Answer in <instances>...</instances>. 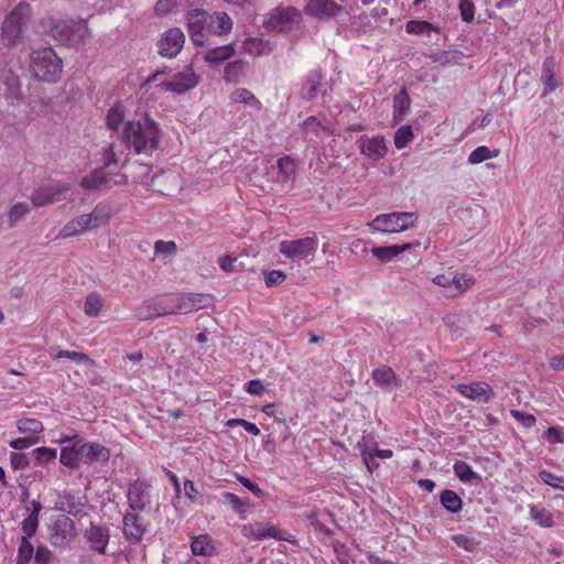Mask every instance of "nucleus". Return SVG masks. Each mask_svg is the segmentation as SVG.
Masks as SVG:
<instances>
[{
	"label": "nucleus",
	"mask_w": 564,
	"mask_h": 564,
	"mask_svg": "<svg viewBox=\"0 0 564 564\" xmlns=\"http://www.w3.org/2000/svg\"><path fill=\"white\" fill-rule=\"evenodd\" d=\"M122 533L129 543L137 544L142 541L145 525L139 512L130 511L123 514Z\"/></svg>",
	"instance_id": "nucleus-16"
},
{
	"label": "nucleus",
	"mask_w": 564,
	"mask_h": 564,
	"mask_svg": "<svg viewBox=\"0 0 564 564\" xmlns=\"http://www.w3.org/2000/svg\"><path fill=\"white\" fill-rule=\"evenodd\" d=\"M499 151H491L488 147L480 145L476 148L468 156V163L479 164L488 159L496 158Z\"/></svg>",
	"instance_id": "nucleus-41"
},
{
	"label": "nucleus",
	"mask_w": 564,
	"mask_h": 564,
	"mask_svg": "<svg viewBox=\"0 0 564 564\" xmlns=\"http://www.w3.org/2000/svg\"><path fill=\"white\" fill-rule=\"evenodd\" d=\"M272 527L273 525L262 523V522L245 524L241 528V534L248 539H252V540H257V541L264 540V539L270 538V535H272V533H271Z\"/></svg>",
	"instance_id": "nucleus-28"
},
{
	"label": "nucleus",
	"mask_w": 564,
	"mask_h": 564,
	"mask_svg": "<svg viewBox=\"0 0 564 564\" xmlns=\"http://www.w3.org/2000/svg\"><path fill=\"white\" fill-rule=\"evenodd\" d=\"M154 250L156 253H164L171 256L175 253L176 245L174 241L159 240L154 245Z\"/></svg>",
	"instance_id": "nucleus-64"
},
{
	"label": "nucleus",
	"mask_w": 564,
	"mask_h": 564,
	"mask_svg": "<svg viewBox=\"0 0 564 564\" xmlns=\"http://www.w3.org/2000/svg\"><path fill=\"white\" fill-rule=\"evenodd\" d=\"M53 553L46 546H37L34 552V564H50Z\"/></svg>",
	"instance_id": "nucleus-61"
},
{
	"label": "nucleus",
	"mask_w": 564,
	"mask_h": 564,
	"mask_svg": "<svg viewBox=\"0 0 564 564\" xmlns=\"http://www.w3.org/2000/svg\"><path fill=\"white\" fill-rule=\"evenodd\" d=\"M29 210L30 208L26 203L14 204L8 213L9 227H15L17 224L29 213Z\"/></svg>",
	"instance_id": "nucleus-44"
},
{
	"label": "nucleus",
	"mask_w": 564,
	"mask_h": 564,
	"mask_svg": "<svg viewBox=\"0 0 564 564\" xmlns=\"http://www.w3.org/2000/svg\"><path fill=\"white\" fill-rule=\"evenodd\" d=\"M415 213H390L377 216L371 226L377 231L401 232L412 228L417 221Z\"/></svg>",
	"instance_id": "nucleus-5"
},
{
	"label": "nucleus",
	"mask_w": 564,
	"mask_h": 564,
	"mask_svg": "<svg viewBox=\"0 0 564 564\" xmlns=\"http://www.w3.org/2000/svg\"><path fill=\"white\" fill-rule=\"evenodd\" d=\"M151 486L141 480L132 482L127 492V499L131 511H143L151 503Z\"/></svg>",
	"instance_id": "nucleus-15"
},
{
	"label": "nucleus",
	"mask_w": 564,
	"mask_h": 564,
	"mask_svg": "<svg viewBox=\"0 0 564 564\" xmlns=\"http://www.w3.org/2000/svg\"><path fill=\"white\" fill-rule=\"evenodd\" d=\"M63 62L52 47L35 50L30 55V72L39 80L55 83L61 78Z\"/></svg>",
	"instance_id": "nucleus-3"
},
{
	"label": "nucleus",
	"mask_w": 564,
	"mask_h": 564,
	"mask_svg": "<svg viewBox=\"0 0 564 564\" xmlns=\"http://www.w3.org/2000/svg\"><path fill=\"white\" fill-rule=\"evenodd\" d=\"M30 17V4L22 2L15 6L1 25V41L3 45L13 47L21 41L22 31L26 26Z\"/></svg>",
	"instance_id": "nucleus-4"
},
{
	"label": "nucleus",
	"mask_w": 564,
	"mask_h": 564,
	"mask_svg": "<svg viewBox=\"0 0 564 564\" xmlns=\"http://www.w3.org/2000/svg\"><path fill=\"white\" fill-rule=\"evenodd\" d=\"M458 10L465 23H471L474 21L476 8L471 0H459Z\"/></svg>",
	"instance_id": "nucleus-51"
},
{
	"label": "nucleus",
	"mask_w": 564,
	"mask_h": 564,
	"mask_svg": "<svg viewBox=\"0 0 564 564\" xmlns=\"http://www.w3.org/2000/svg\"><path fill=\"white\" fill-rule=\"evenodd\" d=\"M245 62L241 59L234 61L225 67V80L230 83L238 82L239 73L243 69Z\"/></svg>",
	"instance_id": "nucleus-50"
},
{
	"label": "nucleus",
	"mask_w": 564,
	"mask_h": 564,
	"mask_svg": "<svg viewBox=\"0 0 564 564\" xmlns=\"http://www.w3.org/2000/svg\"><path fill=\"white\" fill-rule=\"evenodd\" d=\"M61 444L67 445V447L72 451V453L76 456V458L80 462L82 459V451L85 448L86 441L78 435L66 436L61 440Z\"/></svg>",
	"instance_id": "nucleus-45"
},
{
	"label": "nucleus",
	"mask_w": 564,
	"mask_h": 564,
	"mask_svg": "<svg viewBox=\"0 0 564 564\" xmlns=\"http://www.w3.org/2000/svg\"><path fill=\"white\" fill-rule=\"evenodd\" d=\"M413 248L412 243L393 245L387 247H373L372 254L382 262L391 261L393 258Z\"/></svg>",
	"instance_id": "nucleus-26"
},
{
	"label": "nucleus",
	"mask_w": 564,
	"mask_h": 564,
	"mask_svg": "<svg viewBox=\"0 0 564 564\" xmlns=\"http://www.w3.org/2000/svg\"><path fill=\"white\" fill-rule=\"evenodd\" d=\"M278 169L280 174L285 180H293L296 173V164L295 161L290 156H283L278 160Z\"/></svg>",
	"instance_id": "nucleus-46"
},
{
	"label": "nucleus",
	"mask_w": 564,
	"mask_h": 564,
	"mask_svg": "<svg viewBox=\"0 0 564 564\" xmlns=\"http://www.w3.org/2000/svg\"><path fill=\"white\" fill-rule=\"evenodd\" d=\"M191 549L193 554L195 555H212L214 552V546L212 544V540L208 535L202 534L192 540Z\"/></svg>",
	"instance_id": "nucleus-32"
},
{
	"label": "nucleus",
	"mask_w": 564,
	"mask_h": 564,
	"mask_svg": "<svg viewBox=\"0 0 564 564\" xmlns=\"http://www.w3.org/2000/svg\"><path fill=\"white\" fill-rule=\"evenodd\" d=\"M452 282L453 286L452 291H449V295L456 296L467 291L474 284V279L467 274H456L452 278Z\"/></svg>",
	"instance_id": "nucleus-38"
},
{
	"label": "nucleus",
	"mask_w": 564,
	"mask_h": 564,
	"mask_svg": "<svg viewBox=\"0 0 564 564\" xmlns=\"http://www.w3.org/2000/svg\"><path fill=\"white\" fill-rule=\"evenodd\" d=\"M234 54L235 48L229 44L207 51L204 58L208 63L217 64L230 58Z\"/></svg>",
	"instance_id": "nucleus-31"
},
{
	"label": "nucleus",
	"mask_w": 564,
	"mask_h": 564,
	"mask_svg": "<svg viewBox=\"0 0 564 564\" xmlns=\"http://www.w3.org/2000/svg\"><path fill=\"white\" fill-rule=\"evenodd\" d=\"M59 462L66 467L76 468L79 460L72 453V451L67 447V445L62 444V451L59 455Z\"/></svg>",
	"instance_id": "nucleus-57"
},
{
	"label": "nucleus",
	"mask_w": 564,
	"mask_h": 564,
	"mask_svg": "<svg viewBox=\"0 0 564 564\" xmlns=\"http://www.w3.org/2000/svg\"><path fill=\"white\" fill-rule=\"evenodd\" d=\"M76 536L74 521L62 514L53 522L51 527V543L57 547L66 546Z\"/></svg>",
	"instance_id": "nucleus-13"
},
{
	"label": "nucleus",
	"mask_w": 564,
	"mask_h": 564,
	"mask_svg": "<svg viewBox=\"0 0 564 564\" xmlns=\"http://www.w3.org/2000/svg\"><path fill=\"white\" fill-rule=\"evenodd\" d=\"M39 527V518H35L34 514H29L23 521H22V531L24 533L23 536H28V540L35 534Z\"/></svg>",
	"instance_id": "nucleus-58"
},
{
	"label": "nucleus",
	"mask_w": 564,
	"mask_h": 564,
	"mask_svg": "<svg viewBox=\"0 0 564 564\" xmlns=\"http://www.w3.org/2000/svg\"><path fill=\"white\" fill-rule=\"evenodd\" d=\"M230 100L235 104H242L248 106L257 111H260L262 108L261 101L248 89L246 88H237L235 89L230 96Z\"/></svg>",
	"instance_id": "nucleus-27"
},
{
	"label": "nucleus",
	"mask_w": 564,
	"mask_h": 564,
	"mask_svg": "<svg viewBox=\"0 0 564 564\" xmlns=\"http://www.w3.org/2000/svg\"><path fill=\"white\" fill-rule=\"evenodd\" d=\"M186 22L193 43L204 45L208 36L206 11L202 9L189 10L186 14Z\"/></svg>",
	"instance_id": "nucleus-14"
},
{
	"label": "nucleus",
	"mask_w": 564,
	"mask_h": 564,
	"mask_svg": "<svg viewBox=\"0 0 564 564\" xmlns=\"http://www.w3.org/2000/svg\"><path fill=\"white\" fill-rule=\"evenodd\" d=\"M357 448L360 451L362 460L365 462L369 471H372L378 467V463L375 462V456L371 453V448L368 446L366 438H362L357 443Z\"/></svg>",
	"instance_id": "nucleus-47"
},
{
	"label": "nucleus",
	"mask_w": 564,
	"mask_h": 564,
	"mask_svg": "<svg viewBox=\"0 0 564 564\" xmlns=\"http://www.w3.org/2000/svg\"><path fill=\"white\" fill-rule=\"evenodd\" d=\"M0 91L10 105L18 106L23 100L20 77L10 68L0 69Z\"/></svg>",
	"instance_id": "nucleus-10"
},
{
	"label": "nucleus",
	"mask_w": 564,
	"mask_h": 564,
	"mask_svg": "<svg viewBox=\"0 0 564 564\" xmlns=\"http://www.w3.org/2000/svg\"><path fill=\"white\" fill-rule=\"evenodd\" d=\"M208 35H225L232 29V21L226 12H206Z\"/></svg>",
	"instance_id": "nucleus-22"
},
{
	"label": "nucleus",
	"mask_w": 564,
	"mask_h": 564,
	"mask_svg": "<svg viewBox=\"0 0 564 564\" xmlns=\"http://www.w3.org/2000/svg\"><path fill=\"white\" fill-rule=\"evenodd\" d=\"M224 499L237 512H239V513L246 512L248 505L246 502L241 501V499L237 495H235L232 492H225Z\"/></svg>",
	"instance_id": "nucleus-60"
},
{
	"label": "nucleus",
	"mask_w": 564,
	"mask_h": 564,
	"mask_svg": "<svg viewBox=\"0 0 564 564\" xmlns=\"http://www.w3.org/2000/svg\"><path fill=\"white\" fill-rule=\"evenodd\" d=\"M109 458L110 452L106 446L99 443L86 442L85 448L82 451L80 462L85 464L106 463Z\"/></svg>",
	"instance_id": "nucleus-24"
},
{
	"label": "nucleus",
	"mask_w": 564,
	"mask_h": 564,
	"mask_svg": "<svg viewBox=\"0 0 564 564\" xmlns=\"http://www.w3.org/2000/svg\"><path fill=\"white\" fill-rule=\"evenodd\" d=\"M101 161L105 167L117 165L119 163V156L115 151L113 144H109L102 149Z\"/></svg>",
	"instance_id": "nucleus-54"
},
{
	"label": "nucleus",
	"mask_w": 564,
	"mask_h": 564,
	"mask_svg": "<svg viewBox=\"0 0 564 564\" xmlns=\"http://www.w3.org/2000/svg\"><path fill=\"white\" fill-rule=\"evenodd\" d=\"M39 442V436H24L12 440L9 442V446L17 451L26 449Z\"/></svg>",
	"instance_id": "nucleus-55"
},
{
	"label": "nucleus",
	"mask_w": 564,
	"mask_h": 564,
	"mask_svg": "<svg viewBox=\"0 0 564 564\" xmlns=\"http://www.w3.org/2000/svg\"><path fill=\"white\" fill-rule=\"evenodd\" d=\"M34 547L28 540V536H22L19 550H18V564H29L34 557Z\"/></svg>",
	"instance_id": "nucleus-42"
},
{
	"label": "nucleus",
	"mask_w": 564,
	"mask_h": 564,
	"mask_svg": "<svg viewBox=\"0 0 564 564\" xmlns=\"http://www.w3.org/2000/svg\"><path fill=\"white\" fill-rule=\"evenodd\" d=\"M33 456L39 465H46L56 458V449L51 447H37L33 451Z\"/></svg>",
	"instance_id": "nucleus-49"
},
{
	"label": "nucleus",
	"mask_w": 564,
	"mask_h": 564,
	"mask_svg": "<svg viewBox=\"0 0 564 564\" xmlns=\"http://www.w3.org/2000/svg\"><path fill=\"white\" fill-rule=\"evenodd\" d=\"M360 153L368 159L378 161L387 154L384 138L381 135L368 137L361 135L358 141Z\"/></svg>",
	"instance_id": "nucleus-18"
},
{
	"label": "nucleus",
	"mask_w": 564,
	"mask_h": 564,
	"mask_svg": "<svg viewBox=\"0 0 564 564\" xmlns=\"http://www.w3.org/2000/svg\"><path fill=\"white\" fill-rule=\"evenodd\" d=\"M199 83V77L194 73L191 66L185 67L182 72L174 74L170 80L159 84V87L165 91L175 94H184Z\"/></svg>",
	"instance_id": "nucleus-9"
},
{
	"label": "nucleus",
	"mask_w": 564,
	"mask_h": 564,
	"mask_svg": "<svg viewBox=\"0 0 564 564\" xmlns=\"http://www.w3.org/2000/svg\"><path fill=\"white\" fill-rule=\"evenodd\" d=\"M124 118V109L121 105H115L108 111L106 123L110 130L117 131Z\"/></svg>",
	"instance_id": "nucleus-40"
},
{
	"label": "nucleus",
	"mask_w": 564,
	"mask_h": 564,
	"mask_svg": "<svg viewBox=\"0 0 564 564\" xmlns=\"http://www.w3.org/2000/svg\"><path fill=\"white\" fill-rule=\"evenodd\" d=\"M441 505L452 513H457L463 508L462 498L451 489H445L441 492L440 496Z\"/></svg>",
	"instance_id": "nucleus-30"
},
{
	"label": "nucleus",
	"mask_w": 564,
	"mask_h": 564,
	"mask_svg": "<svg viewBox=\"0 0 564 564\" xmlns=\"http://www.w3.org/2000/svg\"><path fill=\"white\" fill-rule=\"evenodd\" d=\"M42 25L55 42L68 47L79 45L89 34L85 22L73 19L47 18L43 20Z\"/></svg>",
	"instance_id": "nucleus-2"
},
{
	"label": "nucleus",
	"mask_w": 564,
	"mask_h": 564,
	"mask_svg": "<svg viewBox=\"0 0 564 564\" xmlns=\"http://www.w3.org/2000/svg\"><path fill=\"white\" fill-rule=\"evenodd\" d=\"M405 31L415 35H429L432 31L438 32V28L423 20H410L405 24Z\"/></svg>",
	"instance_id": "nucleus-35"
},
{
	"label": "nucleus",
	"mask_w": 564,
	"mask_h": 564,
	"mask_svg": "<svg viewBox=\"0 0 564 564\" xmlns=\"http://www.w3.org/2000/svg\"><path fill=\"white\" fill-rule=\"evenodd\" d=\"M319 86V80L311 79L303 86L302 96L306 100H312L317 95V88Z\"/></svg>",
	"instance_id": "nucleus-63"
},
{
	"label": "nucleus",
	"mask_w": 564,
	"mask_h": 564,
	"mask_svg": "<svg viewBox=\"0 0 564 564\" xmlns=\"http://www.w3.org/2000/svg\"><path fill=\"white\" fill-rule=\"evenodd\" d=\"M17 429L21 434H25V436H37L43 432L44 426L41 421L35 419H20L17 422Z\"/></svg>",
	"instance_id": "nucleus-33"
},
{
	"label": "nucleus",
	"mask_w": 564,
	"mask_h": 564,
	"mask_svg": "<svg viewBox=\"0 0 564 564\" xmlns=\"http://www.w3.org/2000/svg\"><path fill=\"white\" fill-rule=\"evenodd\" d=\"M410 107V100L405 89L403 88L393 99L394 113L403 116Z\"/></svg>",
	"instance_id": "nucleus-52"
},
{
	"label": "nucleus",
	"mask_w": 564,
	"mask_h": 564,
	"mask_svg": "<svg viewBox=\"0 0 564 564\" xmlns=\"http://www.w3.org/2000/svg\"><path fill=\"white\" fill-rule=\"evenodd\" d=\"M70 189L67 183H53L40 186L31 195V202L35 207H42L58 202Z\"/></svg>",
	"instance_id": "nucleus-12"
},
{
	"label": "nucleus",
	"mask_w": 564,
	"mask_h": 564,
	"mask_svg": "<svg viewBox=\"0 0 564 564\" xmlns=\"http://www.w3.org/2000/svg\"><path fill=\"white\" fill-rule=\"evenodd\" d=\"M544 437L550 443H564V430L552 426L546 430Z\"/></svg>",
	"instance_id": "nucleus-62"
},
{
	"label": "nucleus",
	"mask_w": 564,
	"mask_h": 564,
	"mask_svg": "<svg viewBox=\"0 0 564 564\" xmlns=\"http://www.w3.org/2000/svg\"><path fill=\"white\" fill-rule=\"evenodd\" d=\"M106 220L107 217L105 215L98 214L97 212L80 215L64 225L57 237L68 238L84 234L91 228L99 227L101 224L106 223Z\"/></svg>",
	"instance_id": "nucleus-8"
},
{
	"label": "nucleus",
	"mask_w": 564,
	"mask_h": 564,
	"mask_svg": "<svg viewBox=\"0 0 564 564\" xmlns=\"http://www.w3.org/2000/svg\"><path fill=\"white\" fill-rule=\"evenodd\" d=\"M54 359L68 358L74 362H91L88 355L84 352L77 351H68V350H57L56 354L53 355Z\"/></svg>",
	"instance_id": "nucleus-53"
},
{
	"label": "nucleus",
	"mask_w": 564,
	"mask_h": 564,
	"mask_svg": "<svg viewBox=\"0 0 564 564\" xmlns=\"http://www.w3.org/2000/svg\"><path fill=\"white\" fill-rule=\"evenodd\" d=\"M530 516L533 521L543 528H551L553 525V518L549 510L541 506H531Z\"/></svg>",
	"instance_id": "nucleus-36"
},
{
	"label": "nucleus",
	"mask_w": 564,
	"mask_h": 564,
	"mask_svg": "<svg viewBox=\"0 0 564 564\" xmlns=\"http://www.w3.org/2000/svg\"><path fill=\"white\" fill-rule=\"evenodd\" d=\"M414 139V133L411 126L400 127L394 134V145L397 149L405 148Z\"/></svg>",
	"instance_id": "nucleus-43"
},
{
	"label": "nucleus",
	"mask_w": 564,
	"mask_h": 564,
	"mask_svg": "<svg viewBox=\"0 0 564 564\" xmlns=\"http://www.w3.org/2000/svg\"><path fill=\"white\" fill-rule=\"evenodd\" d=\"M162 302L164 304V307L159 313L143 314L142 312H139L137 314V319L148 321L169 314H177L176 302H174V295L162 299Z\"/></svg>",
	"instance_id": "nucleus-34"
},
{
	"label": "nucleus",
	"mask_w": 564,
	"mask_h": 564,
	"mask_svg": "<svg viewBox=\"0 0 564 564\" xmlns=\"http://www.w3.org/2000/svg\"><path fill=\"white\" fill-rule=\"evenodd\" d=\"M454 471L459 480L465 484L471 482L474 479L479 478L478 474L475 473L471 467L464 460H457L454 464Z\"/></svg>",
	"instance_id": "nucleus-37"
},
{
	"label": "nucleus",
	"mask_w": 564,
	"mask_h": 564,
	"mask_svg": "<svg viewBox=\"0 0 564 564\" xmlns=\"http://www.w3.org/2000/svg\"><path fill=\"white\" fill-rule=\"evenodd\" d=\"M372 379L377 386L387 391H392L401 387V379L390 367L377 368L372 371Z\"/></svg>",
	"instance_id": "nucleus-23"
},
{
	"label": "nucleus",
	"mask_w": 564,
	"mask_h": 564,
	"mask_svg": "<svg viewBox=\"0 0 564 564\" xmlns=\"http://www.w3.org/2000/svg\"><path fill=\"white\" fill-rule=\"evenodd\" d=\"M102 307V299L97 293L87 295L84 304V312L89 317H97Z\"/></svg>",
	"instance_id": "nucleus-39"
},
{
	"label": "nucleus",
	"mask_w": 564,
	"mask_h": 564,
	"mask_svg": "<svg viewBox=\"0 0 564 564\" xmlns=\"http://www.w3.org/2000/svg\"><path fill=\"white\" fill-rule=\"evenodd\" d=\"M558 64L553 56H547L541 67L540 79L543 84V96L553 93L561 86L557 77Z\"/></svg>",
	"instance_id": "nucleus-19"
},
{
	"label": "nucleus",
	"mask_w": 564,
	"mask_h": 564,
	"mask_svg": "<svg viewBox=\"0 0 564 564\" xmlns=\"http://www.w3.org/2000/svg\"><path fill=\"white\" fill-rule=\"evenodd\" d=\"M242 48L245 52L252 55H264L273 51V45L268 40L249 37L242 42Z\"/></svg>",
	"instance_id": "nucleus-29"
},
{
	"label": "nucleus",
	"mask_w": 564,
	"mask_h": 564,
	"mask_svg": "<svg viewBox=\"0 0 564 564\" xmlns=\"http://www.w3.org/2000/svg\"><path fill=\"white\" fill-rule=\"evenodd\" d=\"M162 130L158 122L145 116L143 120L127 121L121 141L138 155L151 156L159 149Z\"/></svg>",
	"instance_id": "nucleus-1"
},
{
	"label": "nucleus",
	"mask_w": 564,
	"mask_h": 564,
	"mask_svg": "<svg viewBox=\"0 0 564 564\" xmlns=\"http://www.w3.org/2000/svg\"><path fill=\"white\" fill-rule=\"evenodd\" d=\"M80 186L87 191L105 189L109 187V178L104 169H96L82 178Z\"/></svg>",
	"instance_id": "nucleus-25"
},
{
	"label": "nucleus",
	"mask_w": 564,
	"mask_h": 564,
	"mask_svg": "<svg viewBox=\"0 0 564 564\" xmlns=\"http://www.w3.org/2000/svg\"><path fill=\"white\" fill-rule=\"evenodd\" d=\"M301 20L300 11L294 7H276L264 20V25L276 32H288Z\"/></svg>",
	"instance_id": "nucleus-7"
},
{
	"label": "nucleus",
	"mask_w": 564,
	"mask_h": 564,
	"mask_svg": "<svg viewBox=\"0 0 564 564\" xmlns=\"http://www.w3.org/2000/svg\"><path fill=\"white\" fill-rule=\"evenodd\" d=\"M185 43V35L180 28L166 30L158 41V53L163 57H175Z\"/></svg>",
	"instance_id": "nucleus-11"
},
{
	"label": "nucleus",
	"mask_w": 564,
	"mask_h": 564,
	"mask_svg": "<svg viewBox=\"0 0 564 564\" xmlns=\"http://www.w3.org/2000/svg\"><path fill=\"white\" fill-rule=\"evenodd\" d=\"M186 296L188 299L189 307H191L192 312L198 311L200 308H205L209 303L208 297L205 296L204 294L189 293V294H186Z\"/></svg>",
	"instance_id": "nucleus-56"
},
{
	"label": "nucleus",
	"mask_w": 564,
	"mask_h": 564,
	"mask_svg": "<svg viewBox=\"0 0 564 564\" xmlns=\"http://www.w3.org/2000/svg\"><path fill=\"white\" fill-rule=\"evenodd\" d=\"M510 414L521 425H523L524 427H528V429L532 427L535 424V422H536V419H535L534 415L521 412L519 410H511Z\"/></svg>",
	"instance_id": "nucleus-59"
},
{
	"label": "nucleus",
	"mask_w": 564,
	"mask_h": 564,
	"mask_svg": "<svg viewBox=\"0 0 564 564\" xmlns=\"http://www.w3.org/2000/svg\"><path fill=\"white\" fill-rule=\"evenodd\" d=\"M85 538L91 550L105 554L109 542V530L99 524H90L85 531Z\"/></svg>",
	"instance_id": "nucleus-21"
},
{
	"label": "nucleus",
	"mask_w": 564,
	"mask_h": 564,
	"mask_svg": "<svg viewBox=\"0 0 564 564\" xmlns=\"http://www.w3.org/2000/svg\"><path fill=\"white\" fill-rule=\"evenodd\" d=\"M457 391L465 398L481 403H487L495 397V392L491 387L485 382L459 384L457 387Z\"/></svg>",
	"instance_id": "nucleus-20"
},
{
	"label": "nucleus",
	"mask_w": 564,
	"mask_h": 564,
	"mask_svg": "<svg viewBox=\"0 0 564 564\" xmlns=\"http://www.w3.org/2000/svg\"><path fill=\"white\" fill-rule=\"evenodd\" d=\"M317 248L318 239L315 236L283 240L279 243V251L293 262L306 260L316 252Z\"/></svg>",
	"instance_id": "nucleus-6"
},
{
	"label": "nucleus",
	"mask_w": 564,
	"mask_h": 564,
	"mask_svg": "<svg viewBox=\"0 0 564 564\" xmlns=\"http://www.w3.org/2000/svg\"><path fill=\"white\" fill-rule=\"evenodd\" d=\"M304 11L307 15L323 20L337 17L343 8L334 0H308Z\"/></svg>",
	"instance_id": "nucleus-17"
},
{
	"label": "nucleus",
	"mask_w": 564,
	"mask_h": 564,
	"mask_svg": "<svg viewBox=\"0 0 564 564\" xmlns=\"http://www.w3.org/2000/svg\"><path fill=\"white\" fill-rule=\"evenodd\" d=\"M452 541L457 546L468 552L475 551L480 543L475 536L468 534H455L453 535Z\"/></svg>",
	"instance_id": "nucleus-48"
}]
</instances>
